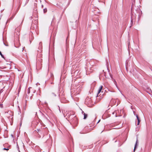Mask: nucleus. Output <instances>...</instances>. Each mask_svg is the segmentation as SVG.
Wrapping results in <instances>:
<instances>
[{
  "instance_id": "f8f14e48",
  "label": "nucleus",
  "mask_w": 152,
  "mask_h": 152,
  "mask_svg": "<svg viewBox=\"0 0 152 152\" xmlns=\"http://www.w3.org/2000/svg\"><path fill=\"white\" fill-rule=\"evenodd\" d=\"M0 55L1 56V57L3 58H4V56L2 54L1 52L0 51Z\"/></svg>"
},
{
  "instance_id": "f3484780",
  "label": "nucleus",
  "mask_w": 152,
  "mask_h": 152,
  "mask_svg": "<svg viewBox=\"0 0 152 152\" xmlns=\"http://www.w3.org/2000/svg\"><path fill=\"white\" fill-rule=\"evenodd\" d=\"M4 149L5 150H9V149H8V148H4Z\"/></svg>"
},
{
  "instance_id": "5701e85b",
  "label": "nucleus",
  "mask_w": 152,
  "mask_h": 152,
  "mask_svg": "<svg viewBox=\"0 0 152 152\" xmlns=\"http://www.w3.org/2000/svg\"><path fill=\"white\" fill-rule=\"evenodd\" d=\"M121 128V127H119V128H115V129H118V128Z\"/></svg>"
},
{
  "instance_id": "4468645a",
  "label": "nucleus",
  "mask_w": 152,
  "mask_h": 152,
  "mask_svg": "<svg viewBox=\"0 0 152 152\" xmlns=\"http://www.w3.org/2000/svg\"><path fill=\"white\" fill-rule=\"evenodd\" d=\"M39 45L40 46H42V42H40V43H39Z\"/></svg>"
},
{
  "instance_id": "6ab92c4d",
  "label": "nucleus",
  "mask_w": 152,
  "mask_h": 152,
  "mask_svg": "<svg viewBox=\"0 0 152 152\" xmlns=\"http://www.w3.org/2000/svg\"><path fill=\"white\" fill-rule=\"evenodd\" d=\"M75 72L73 70L72 71V73H74Z\"/></svg>"
},
{
  "instance_id": "423d86ee",
  "label": "nucleus",
  "mask_w": 152,
  "mask_h": 152,
  "mask_svg": "<svg viewBox=\"0 0 152 152\" xmlns=\"http://www.w3.org/2000/svg\"><path fill=\"white\" fill-rule=\"evenodd\" d=\"M136 116L138 121L137 125H139L140 121V120L137 115H136Z\"/></svg>"
},
{
  "instance_id": "7c9ffc66",
  "label": "nucleus",
  "mask_w": 152,
  "mask_h": 152,
  "mask_svg": "<svg viewBox=\"0 0 152 152\" xmlns=\"http://www.w3.org/2000/svg\"><path fill=\"white\" fill-rule=\"evenodd\" d=\"M35 91H34V92Z\"/></svg>"
},
{
  "instance_id": "6e6552de",
  "label": "nucleus",
  "mask_w": 152,
  "mask_h": 152,
  "mask_svg": "<svg viewBox=\"0 0 152 152\" xmlns=\"http://www.w3.org/2000/svg\"><path fill=\"white\" fill-rule=\"evenodd\" d=\"M84 115L83 119H86L88 116V115L86 113H84V115Z\"/></svg>"
},
{
  "instance_id": "c85d7f7f",
  "label": "nucleus",
  "mask_w": 152,
  "mask_h": 152,
  "mask_svg": "<svg viewBox=\"0 0 152 152\" xmlns=\"http://www.w3.org/2000/svg\"><path fill=\"white\" fill-rule=\"evenodd\" d=\"M100 121V120H99V121H98V123L99 121Z\"/></svg>"
},
{
  "instance_id": "2eb2a0df",
  "label": "nucleus",
  "mask_w": 152,
  "mask_h": 152,
  "mask_svg": "<svg viewBox=\"0 0 152 152\" xmlns=\"http://www.w3.org/2000/svg\"><path fill=\"white\" fill-rule=\"evenodd\" d=\"M137 10L138 11V12H139V13H140V12H141V11H140V9H138Z\"/></svg>"
},
{
  "instance_id": "9b49d317",
  "label": "nucleus",
  "mask_w": 152,
  "mask_h": 152,
  "mask_svg": "<svg viewBox=\"0 0 152 152\" xmlns=\"http://www.w3.org/2000/svg\"><path fill=\"white\" fill-rule=\"evenodd\" d=\"M44 13H45L47 12V9L46 8H45L43 10Z\"/></svg>"
},
{
  "instance_id": "4be33fe9",
  "label": "nucleus",
  "mask_w": 152,
  "mask_h": 152,
  "mask_svg": "<svg viewBox=\"0 0 152 152\" xmlns=\"http://www.w3.org/2000/svg\"><path fill=\"white\" fill-rule=\"evenodd\" d=\"M51 77H52V76H53V75H51Z\"/></svg>"
},
{
  "instance_id": "393cba45",
  "label": "nucleus",
  "mask_w": 152,
  "mask_h": 152,
  "mask_svg": "<svg viewBox=\"0 0 152 152\" xmlns=\"http://www.w3.org/2000/svg\"><path fill=\"white\" fill-rule=\"evenodd\" d=\"M114 113H114V112H113V114H114Z\"/></svg>"
},
{
  "instance_id": "cd10ccee",
  "label": "nucleus",
  "mask_w": 152,
  "mask_h": 152,
  "mask_svg": "<svg viewBox=\"0 0 152 152\" xmlns=\"http://www.w3.org/2000/svg\"><path fill=\"white\" fill-rule=\"evenodd\" d=\"M115 117H117V116H116V114L115 115Z\"/></svg>"
},
{
  "instance_id": "b1692460",
  "label": "nucleus",
  "mask_w": 152,
  "mask_h": 152,
  "mask_svg": "<svg viewBox=\"0 0 152 152\" xmlns=\"http://www.w3.org/2000/svg\"><path fill=\"white\" fill-rule=\"evenodd\" d=\"M24 48H23V50H24Z\"/></svg>"
},
{
  "instance_id": "c756f323",
  "label": "nucleus",
  "mask_w": 152,
  "mask_h": 152,
  "mask_svg": "<svg viewBox=\"0 0 152 152\" xmlns=\"http://www.w3.org/2000/svg\"><path fill=\"white\" fill-rule=\"evenodd\" d=\"M46 130H47V129H46Z\"/></svg>"
},
{
  "instance_id": "f03ea898",
  "label": "nucleus",
  "mask_w": 152,
  "mask_h": 152,
  "mask_svg": "<svg viewBox=\"0 0 152 152\" xmlns=\"http://www.w3.org/2000/svg\"><path fill=\"white\" fill-rule=\"evenodd\" d=\"M44 128H41V129H37V130L38 132H39L40 131H41V130L43 132V136H44V134H43L44 133H45V134H47V133H45V132L44 131Z\"/></svg>"
},
{
  "instance_id": "20e7f679",
  "label": "nucleus",
  "mask_w": 152,
  "mask_h": 152,
  "mask_svg": "<svg viewBox=\"0 0 152 152\" xmlns=\"http://www.w3.org/2000/svg\"><path fill=\"white\" fill-rule=\"evenodd\" d=\"M116 102V100L114 99H112L110 101V103L111 104L112 102H113V103L112 104L113 105H114L115 104V103Z\"/></svg>"
},
{
  "instance_id": "7ed1b4c3",
  "label": "nucleus",
  "mask_w": 152,
  "mask_h": 152,
  "mask_svg": "<svg viewBox=\"0 0 152 152\" xmlns=\"http://www.w3.org/2000/svg\"><path fill=\"white\" fill-rule=\"evenodd\" d=\"M50 96L51 98H54V97H56V95L54 93L52 92L50 93Z\"/></svg>"
},
{
  "instance_id": "9d476101",
  "label": "nucleus",
  "mask_w": 152,
  "mask_h": 152,
  "mask_svg": "<svg viewBox=\"0 0 152 152\" xmlns=\"http://www.w3.org/2000/svg\"><path fill=\"white\" fill-rule=\"evenodd\" d=\"M147 92L149 94H150V93L151 92V89H148V90L147 91Z\"/></svg>"
},
{
  "instance_id": "a878e982",
  "label": "nucleus",
  "mask_w": 152,
  "mask_h": 152,
  "mask_svg": "<svg viewBox=\"0 0 152 152\" xmlns=\"http://www.w3.org/2000/svg\"><path fill=\"white\" fill-rule=\"evenodd\" d=\"M1 10V12H2V11H3V10Z\"/></svg>"
},
{
  "instance_id": "dca6fc26",
  "label": "nucleus",
  "mask_w": 152,
  "mask_h": 152,
  "mask_svg": "<svg viewBox=\"0 0 152 152\" xmlns=\"http://www.w3.org/2000/svg\"><path fill=\"white\" fill-rule=\"evenodd\" d=\"M82 113L83 115H84V113H85L84 111H82Z\"/></svg>"
},
{
  "instance_id": "ddd939ff",
  "label": "nucleus",
  "mask_w": 152,
  "mask_h": 152,
  "mask_svg": "<svg viewBox=\"0 0 152 152\" xmlns=\"http://www.w3.org/2000/svg\"><path fill=\"white\" fill-rule=\"evenodd\" d=\"M30 93V89L29 88L28 90V94H29Z\"/></svg>"
},
{
  "instance_id": "bb28decb",
  "label": "nucleus",
  "mask_w": 152,
  "mask_h": 152,
  "mask_svg": "<svg viewBox=\"0 0 152 152\" xmlns=\"http://www.w3.org/2000/svg\"><path fill=\"white\" fill-rule=\"evenodd\" d=\"M42 7H43V5H42Z\"/></svg>"
},
{
  "instance_id": "1a4fd4ad",
  "label": "nucleus",
  "mask_w": 152,
  "mask_h": 152,
  "mask_svg": "<svg viewBox=\"0 0 152 152\" xmlns=\"http://www.w3.org/2000/svg\"><path fill=\"white\" fill-rule=\"evenodd\" d=\"M114 84L116 85V87H117V88H118V87H117V83H116V81H115V80H114Z\"/></svg>"
},
{
  "instance_id": "f257e3e1",
  "label": "nucleus",
  "mask_w": 152,
  "mask_h": 152,
  "mask_svg": "<svg viewBox=\"0 0 152 152\" xmlns=\"http://www.w3.org/2000/svg\"><path fill=\"white\" fill-rule=\"evenodd\" d=\"M93 67H91L89 69L88 68L86 70L87 74H88L93 72L94 69Z\"/></svg>"
},
{
  "instance_id": "39448f33",
  "label": "nucleus",
  "mask_w": 152,
  "mask_h": 152,
  "mask_svg": "<svg viewBox=\"0 0 152 152\" xmlns=\"http://www.w3.org/2000/svg\"><path fill=\"white\" fill-rule=\"evenodd\" d=\"M102 86H100V87H99V89L98 90V95L100 93V92H101V91L102 90Z\"/></svg>"
},
{
  "instance_id": "412c9836",
  "label": "nucleus",
  "mask_w": 152,
  "mask_h": 152,
  "mask_svg": "<svg viewBox=\"0 0 152 152\" xmlns=\"http://www.w3.org/2000/svg\"><path fill=\"white\" fill-rule=\"evenodd\" d=\"M133 113H134V115H135V112H134H134H133Z\"/></svg>"
},
{
  "instance_id": "a211bd4d",
  "label": "nucleus",
  "mask_w": 152,
  "mask_h": 152,
  "mask_svg": "<svg viewBox=\"0 0 152 152\" xmlns=\"http://www.w3.org/2000/svg\"><path fill=\"white\" fill-rule=\"evenodd\" d=\"M0 107H2V104H0Z\"/></svg>"
},
{
  "instance_id": "0eeeda50",
  "label": "nucleus",
  "mask_w": 152,
  "mask_h": 152,
  "mask_svg": "<svg viewBox=\"0 0 152 152\" xmlns=\"http://www.w3.org/2000/svg\"><path fill=\"white\" fill-rule=\"evenodd\" d=\"M137 143H138V141H137H137H136V143L135 144V146H134V151H133L134 152V151H135V149H136V148H137Z\"/></svg>"
},
{
  "instance_id": "aec40b11",
  "label": "nucleus",
  "mask_w": 152,
  "mask_h": 152,
  "mask_svg": "<svg viewBox=\"0 0 152 152\" xmlns=\"http://www.w3.org/2000/svg\"><path fill=\"white\" fill-rule=\"evenodd\" d=\"M88 99H89V98H87V99H86V101H88Z\"/></svg>"
}]
</instances>
